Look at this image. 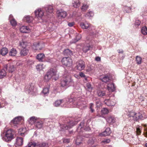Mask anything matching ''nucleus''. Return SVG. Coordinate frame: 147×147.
Segmentation results:
<instances>
[{
	"instance_id": "nucleus-31",
	"label": "nucleus",
	"mask_w": 147,
	"mask_h": 147,
	"mask_svg": "<svg viewBox=\"0 0 147 147\" xmlns=\"http://www.w3.org/2000/svg\"><path fill=\"white\" fill-rule=\"evenodd\" d=\"M36 118L35 117H32L28 120L29 123L31 124H32L36 122Z\"/></svg>"
},
{
	"instance_id": "nucleus-58",
	"label": "nucleus",
	"mask_w": 147,
	"mask_h": 147,
	"mask_svg": "<svg viewBox=\"0 0 147 147\" xmlns=\"http://www.w3.org/2000/svg\"><path fill=\"white\" fill-rule=\"evenodd\" d=\"M94 105V104L92 103H91L90 104V105H89V106H90L89 108L90 109H92L93 108Z\"/></svg>"
},
{
	"instance_id": "nucleus-39",
	"label": "nucleus",
	"mask_w": 147,
	"mask_h": 147,
	"mask_svg": "<svg viewBox=\"0 0 147 147\" xmlns=\"http://www.w3.org/2000/svg\"><path fill=\"white\" fill-rule=\"evenodd\" d=\"M97 94L98 96L100 97H102L105 95V92L101 90L98 91Z\"/></svg>"
},
{
	"instance_id": "nucleus-42",
	"label": "nucleus",
	"mask_w": 147,
	"mask_h": 147,
	"mask_svg": "<svg viewBox=\"0 0 147 147\" xmlns=\"http://www.w3.org/2000/svg\"><path fill=\"white\" fill-rule=\"evenodd\" d=\"M141 32L142 34L145 35L147 34V28L146 26L143 27L141 29Z\"/></svg>"
},
{
	"instance_id": "nucleus-18",
	"label": "nucleus",
	"mask_w": 147,
	"mask_h": 147,
	"mask_svg": "<svg viewBox=\"0 0 147 147\" xmlns=\"http://www.w3.org/2000/svg\"><path fill=\"white\" fill-rule=\"evenodd\" d=\"M107 87L108 90L110 92H113L115 90V87L113 83L108 84Z\"/></svg>"
},
{
	"instance_id": "nucleus-32",
	"label": "nucleus",
	"mask_w": 147,
	"mask_h": 147,
	"mask_svg": "<svg viewBox=\"0 0 147 147\" xmlns=\"http://www.w3.org/2000/svg\"><path fill=\"white\" fill-rule=\"evenodd\" d=\"M42 125L43 123L42 121L36 122L35 123V126L38 129L41 128L42 127Z\"/></svg>"
},
{
	"instance_id": "nucleus-14",
	"label": "nucleus",
	"mask_w": 147,
	"mask_h": 147,
	"mask_svg": "<svg viewBox=\"0 0 147 147\" xmlns=\"http://www.w3.org/2000/svg\"><path fill=\"white\" fill-rule=\"evenodd\" d=\"M45 55L43 53H40L37 55L36 57V59L40 62L44 61Z\"/></svg>"
},
{
	"instance_id": "nucleus-48",
	"label": "nucleus",
	"mask_w": 147,
	"mask_h": 147,
	"mask_svg": "<svg viewBox=\"0 0 147 147\" xmlns=\"http://www.w3.org/2000/svg\"><path fill=\"white\" fill-rule=\"evenodd\" d=\"M88 8V6L86 5H84L81 7V9L82 11H85Z\"/></svg>"
},
{
	"instance_id": "nucleus-26",
	"label": "nucleus",
	"mask_w": 147,
	"mask_h": 147,
	"mask_svg": "<svg viewBox=\"0 0 147 147\" xmlns=\"http://www.w3.org/2000/svg\"><path fill=\"white\" fill-rule=\"evenodd\" d=\"M72 4L74 7L77 8L80 6V3L79 0H73Z\"/></svg>"
},
{
	"instance_id": "nucleus-30",
	"label": "nucleus",
	"mask_w": 147,
	"mask_h": 147,
	"mask_svg": "<svg viewBox=\"0 0 147 147\" xmlns=\"http://www.w3.org/2000/svg\"><path fill=\"white\" fill-rule=\"evenodd\" d=\"M64 102L63 100H57L55 101L54 103V105L56 107L59 106L61 103Z\"/></svg>"
},
{
	"instance_id": "nucleus-55",
	"label": "nucleus",
	"mask_w": 147,
	"mask_h": 147,
	"mask_svg": "<svg viewBox=\"0 0 147 147\" xmlns=\"http://www.w3.org/2000/svg\"><path fill=\"white\" fill-rule=\"evenodd\" d=\"M140 20H137L136 21L135 23V25L138 26L140 25Z\"/></svg>"
},
{
	"instance_id": "nucleus-16",
	"label": "nucleus",
	"mask_w": 147,
	"mask_h": 147,
	"mask_svg": "<svg viewBox=\"0 0 147 147\" xmlns=\"http://www.w3.org/2000/svg\"><path fill=\"white\" fill-rule=\"evenodd\" d=\"M45 9L48 14L49 13H52L53 12V8L51 5H49L45 7Z\"/></svg>"
},
{
	"instance_id": "nucleus-4",
	"label": "nucleus",
	"mask_w": 147,
	"mask_h": 147,
	"mask_svg": "<svg viewBox=\"0 0 147 147\" xmlns=\"http://www.w3.org/2000/svg\"><path fill=\"white\" fill-rule=\"evenodd\" d=\"M63 65L67 67H70L72 65V61L69 57H64L61 60Z\"/></svg>"
},
{
	"instance_id": "nucleus-47",
	"label": "nucleus",
	"mask_w": 147,
	"mask_h": 147,
	"mask_svg": "<svg viewBox=\"0 0 147 147\" xmlns=\"http://www.w3.org/2000/svg\"><path fill=\"white\" fill-rule=\"evenodd\" d=\"M101 111L102 113L103 114H107L109 113L108 109L105 108H103L101 110Z\"/></svg>"
},
{
	"instance_id": "nucleus-20",
	"label": "nucleus",
	"mask_w": 147,
	"mask_h": 147,
	"mask_svg": "<svg viewBox=\"0 0 147 147\" xmlns=\"http://www.w3.org/2000/svg\"><path fill=\"white\" fill-rule=\"evenodd\" d=\"M29 52L27 48H24L21 50L20 54L21 56H24L27 55Z\"/></svg>"
},
{
	"instance_id": "nucleus-50",
	"label": "nucleus",
	"mask_w": 147,
	"mask_h": 147,
	"mask_svg": "<svg viewBox=\"0 0 147 147\" xmlns=\"http://www.w3.org/2000/svg\"><path fill=\"white\" fill-rule=\"evenodd\" d=\"M94 138H90L89 140H88V143L91 144H93L94 142Z\"/></svg>"
},
{
	"instance_id": "nucleus-62",
	"label": "nucleus",
	"mask_w": 147,
	"mask_h": 147,
	"mask_svg": "<svg viewBox=\"0 0 147 147\" xmlns=\"http://www.w3.org/2000/svg\"><path fill=\"white\" fill-rule=\"evenodd\" d=\"M63 142L64 143H68L69 142V140L67 139H65L63 140Z\"/></svg>"
},
{
	"instance_id": "nucleus-51",
	"label": "nucleus",
	"mask_w": 147,
	"mask_h": 147,
	"mask_svg": "<svg viewBox=\"0 0 147 147\" xmlns=\"http://www.w3.org/2000/svg\"><path fill=\"white\" fill-rule=\"evenodd\" d=\"M86 87L89 91H90L92 89V87L91 84L90 83H87L86 84Z\"/></svg>"
},
{
	"instance_id": "nucleus-57",
	"label": "nucleus",
	"mask_w": 147,
	"mask_h": 147,
	"mask_svg": "<svg viewBox=\"0 0 147 147\" xmlns=\"http://www.w3.org/2000/svg\"><path fill=\"white\" fill-rule=\"evenodd\" d=\"M74 24V22H69L68 23V25L69 27H72L73 26Z\"/></svg>"
},
{
	"instance_id": "nucleus-15",
	"label": "nucleus",
	"mask_w": 147,
	"mask_h": 147,
	"mask_svg": "<svg viewBox=\"0 0 147 147\" xmlns=\"http://www.w3.org/2000/svg\"><path fill=\"white\" fill-rule=\"evenodd\" d=\"M35 14L36 17L41 18L44 15V13L41 9H38L35 11Z\"/></svg>"
},
{
	"instance_id": "nucleus-2",
	"label": "nucleus",
	"mask_w": 147,
	"mask_h": 147,
	"mask_svg": "<svg viewBox=\"0 0 147 147\" xmlns=\"http://www.w3.org/2000/svg\"><path fill=\"white\" fill-rule=\"evenodd\" d=\"M2 138L3 140L5 141H11L14 138L13 132L11 129L7 130L5 132L4 136Z\"/></svg>"
},
{
	"instance_id": "nucleus-61",
	"label": "nucleus",
	"mask_w": 147,
	"mask_h": 147,
	"mask_svg": "<svg viewBox=\"0 0 147 147\" xmlns=\"http://www.w3.org/2000/svg\"><path fill=\"white\" fill-rule=\"evenodd\" d=\"M136 131L137 134L139 135L141 133V131L139 128H137Z\"/></svg>"
},
{
	"instance_id": "nucleus-9",
	"label": "nucleus",
	"mask_w": 147,
	"mask_h": 147,
	"mask_svg": "<svg viewBox=\"0 0 147 147\" xmlns=\"http://www.w3.org/2000/svg\"><path fill=\"white\" fill-rule=\"evenodd\" d=\"M57 16L59 19L64 18L67 16L66 12L62 10H58L57 11Z\"/></svg>"
},
{
	"instance_id": "nucleus-38",
	"label": "nucleus",
	"mask_w": 147,
	"mask_h": 147,
	"mask_svg": "<svg viewBox=\"0 0 147 147\" xmlns=\"http://www.w3.org/2000/svg\"><path fill=\"white\" fill-rule=\"evenodd\" d=\"M82 143V140L80 136H78L76 140V143L77 145H79Z\"/></svg>"
},
{
	"instance_id": "nucleus-21",
	"label": "nucleus",
	"mask_w": 147,
	"mask_h": 147,
	"mask_svg": "<svg viewBox=\"0 0 147 147\" xmlns=\"http://www.w3.org/2000/svg\"><path fill=\"white\" fill-rule=\"evenodd\" d=\"M111 133L110 129L109 128H107L105 130L101 133V135L102 136H106L109 135Z\"/></svg>"
},
{
	"instance_id": "nucleus-24",
	"label": "nucleus",
	"mask_w": 147,
	"mask_h": 147,
	"mask_svg": "<svg viewBox=\"0 0 147 147\" xmlns=\"http://www.w3.org/2000/svg\"><path fill=\"white\" fill-rule=\"evenodd\" d=\"M17 52V50L13 48L10 51L9 55L11 56H14L16 55Z\"/></svg>"
},
{
	"instance_id": "nucleus-5",
	"label": "nucleus",
	"mask_w": 147,
	"mask_h": 147,
	"mask_svg": "<svg viewBox=\"0 0 147 147\" xmlns=\"http://www.w3.org/2000/svg\"><path fill=\"white\" fill-rule=\"evenodd\" d=\"M76 67L77 69L80 71H81L84 69L85 68V63L82 60H80L77 63Z\"/></svg>"
},
{
	"instance_id": "nucleus-17",
	"label": "nucleus",
	"mask_w": 147,
	"mask_h": 147,
	"mask_svg": "<svg viewBox=\"0 0 147 147\" xmlns=\"http://www.w3.org/2000/svg\"><path fill=\"white\" fill-rule=\"evenodd\" d=\"M80 25L83 29H87L88 27H90V24L87 22L81 23Z\"/></svg>"
},
{
	"instance_id": "nucleus-19",
	"label": "nucleus",
	"mask_w": 147,
	"mask_h": 147,
	"mask_svg": "<svg viewBox=\"0 0 147 147\" xmlns=\"http://www.w3.org/2000/svg\"><path fill=\"white\" fill-rule=\"evenodd\" d=\"M104 102L107 105L109 106H113L115 105V102L113 101L110 100L108 99L105 100Z\"/></svg>"
},
{
	"instance_id": "nucleus-40",
	"label": "nucleus",
	"mask_w": 147,
	"mask_h": 147,
	"mask_svg": "<svg viewBox=\"0 0 147 147\" xmlns=\"http://www.w3.org/2000/svg\"><path fill=\"white\" fill-rule=\"evenodd\" d=\"M94 16V13L92 11H90L85 15V16L88 18L90 17H92Z\"/></svg>"
},
{
	"instance_id": "nucleus-45",
	"label": "nucleus",
	"mask_w": 147,
	"mask_h": 147,
	"mask_svg": "<svg viewBox=\"0 0 147 147\" xmlns=\"http://www.w3.org/2000/svg\"><path fill=\"white\" fill-rule=\"evenodd\" d=\"M19 44L20 46H21L23 49L24 48H27L26 43L24 41H22V42H20Z\"/></svg>"
},
{
	"instance_id": "nucleus-8",
	"label": "nucleus",
	"mask_w": 147,
	"mask_h": 147,
	"mask_svg": "<svg viewBox=\"0 0 147 147\" xmlns=\"http://www.w3.org/2000/svg\"><path fill=\"white\" fill-rule=\"evenodd\" d=\"M4 68L5 69L8 71L9 72L12 73L15 70V67L13 65L11 64H8L5 65Z\"/></svg>"
},
{
	"instance_id": "nucleus-34",
	"label": "nucleus",
	"mask_w": 147,
	"mask_h": 147,
	"mask_svg": "<svg viewBox=\"0 0 147 147\" xmlns=\"http://www.w3.org/2000/svg\"><path fill=\"white\" fill-rule=\"evenodd\" d=\"M63 53L65 55H72V52L68 49H66L63 51Z\"/></svg>"
},
{
	"instance_id": "nucleus-28",
	"label": "nucleus",
	"mask_w": 147,
	"mask_h": 147,
	"mask_svg": "<svg viewBox=\"0 0 147 147\" xmlns=\"http://www.w3.org/2000/svg\"><path fill=\"white\" fill-rule=\"evenodd\" d=\"M8 52V50L6 48H3L0 51L1 54L3 56L6 55Z\"/></svg>"
},
{
	"instance_id": "nucleus-29",
	"label": "nucleus",
	"mask_w": 147,
	"mask_h": 147,
	"mask_svg": "<svg viewBox=\"0 0 147 147\" xmlns=\"http://www.w3.org/2000/svg\"><path fill=\"white\" fill-rule=\"evenodd\" d=\"M72 121H70L69 124H68V125H64L63 126V129H67L71 128L73 126L74 124H72Z\"/></svg>"
},
{
	"instance_id": "nucleus-44",
	"label": "nucleus",
	"mask_w": 147,
	"mask_h": 147,
	"mask_svg": "<svg viewBox=\"0 0 147 147\" xmlns=\"http://www.w3.org/2000/svg\"><path fill=\"white\" fill-rule=\"evenodd\" d=\"M37 145L36 143L34 142H30L28 144V147H35Z\"/></svg>"
},
{
	"instance_id": "nucleus-43",
	"label": "nucleus",
	"mask_w": 147,
	"mask_h": 147,
	"mask_svg": "<svg viewBox=\"0 0 147 147\" xmlns=\"http://www.w3.org/2000/svg\"><path fill=\"white\" fill-rule=\"evenodd\" d=\"M10 23L12 26H15L17 25V22L14 19H10Z\"/></svg>"
},
{
	"instance_id": "nucleus-46",
	"label": "nucleus",
	"mask_w": 147,
	"mask_h": 147,
	"mask_svg": "<svg viewBox=\"0 0 147 147\" xmlns=\"http://www.w3.org/2000/svg\"><path fill=\"white\" fill-rule=\"evenodd\" d=\"M51 78V76H50L47 73L46 74L45 76L44 80L46 82H48L49 81Z\"/></svg>"
},
{
	"instance_id": "nucleus-64",
	"label": "nucleus",
	"mask_w": 147,
	"mask_h": 147,
	"mask_svg": "<svg viewBox=\"0 0 147 147\" xmlns=\"http://www.w3.org/2000/svg\"><path fill=\"white\" fill-rule=\"evenodd\" d=\"M91 29L90 30H92V31H93L94 30H95V28L94 26H92L91 27Z\"/></svg>"
},
{
	"instance_id": "nucleus-3",
	"label": "nucleus",
	"mask_w": 147,
	"mask_h": 147,
	"mask_svg": "<svg viewBox=\"0 0 147 147\" xmlns=\"http://www.w3.org/2000/svg\"><path fill=\"white\" fill-rule=\"evenodd\" d=\"M128 115L129 117L130 118V119L132 118V119L135 121H137L139 119H142L143 117L141 114L140 113H136L133 111L130 112Z\"/></svg>"
},
{
	"instance_id": "nucleus-33",
	"label": "nucleus",
	"mask_w": 147,
	"mask_h": 147,
	"mask_svg": "<svg viewBox=\"0 0 147 147\" xmlns=\"http://www.w3.org/2000/svg\"><path fill=\"white\" fill-rule=\"evenodd\" d=\"M74 93H73V94L70 97H69L68 98V101L70 103H73L74 101L77 100V98H76V97H74L73 96L74 95Z\"/></svg>"
},
{
	"instance_id": "nucleus-6",
	"label": "nucleus",
	"mask_w": 147,
	"mask_h": 147,
	"mask_svg": "<svg viewBox=\"0 0 147 147\" xmlns=\"http://www.w3.org/2000/svg\"><path fill=\"white\" fill-rule=\"evenodd\" d=\"M84 124V121H83L80 123L78 128H77V130L78 131H82L83 130H84L86 131H89L90 130V129L89 127H86L84 128L83 127Z\"/></svg>"
},
{
	"instance_id": "nucleus-7",
	"label": "nucleus",
	"mask_w": 147,
	"mask_h": 147,
	"mask_svg": "<svg viewBox=\"0 0 147 147\" xmlns=\"http://www.w3.org/2000/svg\"><path fill=\"white\" fill-rule=\"evenodd\" d=\"M23 120V119L22 117L18 116L15 117L11 122L13 125L16 126V124H19L20 122Z\"/></svg>"
},
{
	"instance_id": "nucleus-60",
	"label": "nucleus",
	"mask_w": 147,
	"mask_h": 147,
	"mask_svg": "<svg viewBox=\"0 0 147 147\" xmlns=\"http://www.w3.org/2000/svg\"><path fill=\"white\" fill-rule=\"evenodd\" d=\"M110 142V140L109 139H107L104 141V142L105 143H108Z\"/></svg>"
},
{
	"instance_id": "nucleus-49",
	"label": "nucleus",
	"mask_w": 147,
	"mask_h": 147,
	"mask_svg": "<svg viewBox=\"0 0 147 147\" xmlns=\"http://www.w3.org/2000/svg\"><path fill=\"white\" fill-rule=\"evenodd\" d=\"M39 147H49L48 144L45 143H42L39 144Z\"/></svg>"
},
{
	"instance_id": "nucleus-35",
	"label": "nucleus",
	"mask_w": 147,
	"mask_h": 147,
	"mask_svg": "<svg viewBox=\"0 0 147 147\" xmlns=\"http://www.w3.org/2000/svg\"><path fill=\"white\" fill-rule=\"evenodd\" d=\"M49 88H44L42 91V93L45 96H47L49 93Z\"/></svg>"
},
{
	"instance_id": "nucleus-13",
	"label": "nucleus",
	"mask_w": 147,
	"mask_h": 147,
	"mask_svg": "<svg viewBox=\"0 0 147 147\" xmlns=\"http://www.w3.org/2000/svg\"><path fill=\"white\" fill-rule=\"evenodd\" d=\"M23 139L21 137H18L16 139V146H21L23 144Z\"/></svg>"
},
{
	"instance_id": "nucleus-27",
	"label": "nucleus",
	"mask_w": 147,
	"mask_h": 147,
	"mask_svg": "<svg viewBox=\"0 0 147 147\" xmlns=\"http://www.w3.org/2000/svg\"><path fill=\"white\" fill-rule=\"evenodd\" d=\"M101 80L102 82L106 83L107 82H109L110 80V78L109 76L107 75H105V76L102 78H101Z\"/></svg>"
},
{
	"instance_id": "nucleus-41",
	"label": "nucleus",
	"mask_w": 147,
	"mask_h": 147,
	"mask_svg": "<svg viewBox=\"0 0 147 147\" xmlns=\"http://www.w3.org/2000/svg\"><path fill=\"white\" fill-rule=\"evenodd\" d=\"M142 59L141 58L138 56H137L136 57V61L137 64H140L141 63Z\"/></svg>"
},
{
	"instance_id": "nucleus-56",
	"label": "nucleus",
	"mask_w": 147,
	"mask_h": 147,
	"mask_svg": "<svg viewBox=\"0 0 147 147\" xmlns=\"http://www.w3.org/2000/svg\"><path fill=\"white\" fill-rule=\"evenodd\" d=\"M79 75L82 77L85 78V74L82 72H81L79 73Z\"/></svg>"
},
{
	"instance_id": "nucleus-1",
	"label": "nucleus",
	"mask_w": 147,
	"mask_h": 147,
	"mask_svg": "<svg viewBox=\"0 0 147 147\" xmlns=\"http://www.w3.org/2000/svg\"><path fill=\"white\" fill-rule=\"evenodd\" d=\"M74 84V81L72 79L69 73L65 71L63 75L62 78L61 80V86H69Z\"/></svg>"
},
{
	"instance_id": "nucleus-11",
	"label": "nucleus",
	"mask_w": 147,
	"mask_h": 147,
	"mask_svg": "<svg viewBox=\"0 0 147 147\" xmlns=\"http://www.w3.org/2000/svg\"><path fill=\"white\" fill-rule=\"evenodd\" d=\"M57 71L55 68L50 69L47 73V74L52 78L55 76L56 74Z\"/></svg>"
},
{
	"instance_id": "nucleus-36",
	"label": "nucleus",
	"mask_w": 147,
	"mask_h": 147,
	"mask_svg": "<svg viewBox=\"0 0 147 147\" xmlns=\"http://www.w3.org/2000/svg\"><path fill=\"white\" fill-rule=\"evenodd\" d=\"M91 48V47L89 45L84 46L83 48V51L85 53H86L88 50H90Z\"/></svg>"
},
{
	"instance_id": "nucleus-54",
	"label": "nucleus",
	"mask_w": 147,
	"mask_h": 147,
	"mask_svg": "<svg viewBox=\"0 0 147 147\" xmlns=\"http://www.w3.org/2000/svg\"><path fill=\"white\" fill-rule=\"evenodd\" d=\"M42 65H39L36 66V69L38 71H40L42 69Z\"/></svg>"
},
{
	"instance_id": "nucleus-25",
	"label": "nucleus",
	"mask_w": 147,
	"mask_h": 147,
	"mask_svg": "<svg viewBox=\"0 0 147 147\" xmlns=\"http://www.w3.org/2000/svg\"><path fill=\"white\" fill-rule=\"evenodd\" d=\"M6 75V72L4 68L0 71V78H2L5 77Z\"/></svg>"
},
{
	"instance_id": "nucleus-10",
	"label": "nucleus",
	"mask_w": 147,
	"mask_h": 147,
	"mask_svg": "<svg viewBox=\"0 0 147 147\" xmlns=\"http://www.w3.org/2000/svg\"><path fill=\"white\" fill-rule=\"evenodd\" d=\"M43 45L39 43H35L33 46V49L34 50H41L43 47Z\"/></svg>"
},
{
	"instance_id": "nucleus-63",
	"label": "nucleus",
	"mask_w": 147,
	"mask_h": 147,
	"mask_svg": "<svg viewBox=\"0 0 147 147\" xmlns=\"http://www.w3.org/2000/svg\"><path fill=\"white\" fill-rule=\"evenodd\" d=\"M46 60L47 61L49 62H51L52 61V59L51 58L48 59Z\"/></svg>"
},
{
	"instance_id": "nucleus-52",
	"label": "nucleus",
	"mask_w": 147,
	"mask_h": 147,
	"mask_svg": "<svg viewBox=\"0 0 147 147\" xmlns=\"http://www.w3.org/2000/svg\"><path fill=\"white\" fill-rule=\"evenodd\" d=\"M81 38V36L80 34H78L77 36V37H76V40L73 42V43H75L77 41H78L79 40H80V38Z\"/></svg>"
},
{
	"instance_id": "nucleus-53",
	"label": "nucleus",
	"mask_w": 147,
	"mask_h": 147,
	"mask_svg": "<svg viewBox=\"0 0 147 147\" xmlns=\"http://www.w3.org/2000/svg\"><path fill=\"white\" fill-rule=\"evenodd\" d=\"M96 106L97 107H99L101 105V102L99 100H97L96 101Z\"/></svg>"
},
{
	"instance_id": "nucleus-37",
	"label": "nucleus",
	"mask_w": 147,
	"mask_h": 147,
	"mask_svg": "<svg viewBox=\"0 0 147 147\" xmlns=\"http://www.w3.org/2000/svg\"><path fill=\"white\" fill-rule=\"evenodd\" d=\"M26 130V128L25 127H22L19 129V134L22 136H23Z\"/></svg>"
},
{
	"instance_id": "nucleus-12",
	"label": "nucleus",
	"mask_w": 147,
	"mask_h": 147,
	"mask_svg": "<svg viewBox=\"0 0 147 147\" xmlns=\"http://www.w3.org/2000/svg\"><path fill=\"white\" fill-rule=\"evenodd\" d=\"M30 28L27 26H23L20 28V31L22 33H27L30 31Z\"/></svg>"
},
{
	"instance_id": "nucleus-22",
	"label": "nucleus",
	"mask_w": 147,
	"mask_h": 147,
	"mask_svg": "<svg viewBox=\"0 0 147 147\" xmlns=\"http://www.w3.org/2000/svg\"><path fill=\"white\" fill-rule=\"evenodd\" d=\"M33 20V18L32 17L29 16H25L24 18V21L28 23L31 22Z\"/></svg>"
},
{
	"instance_id": "nucleus-23",
	"label": "nucleus",
	"mask_w": 147,
	"mask_h": 147,
	"mask_svg": "<svg viewBox=\"0 0 147 147\" xmlns=\"http://www.w3.org/2000/svg\"><path fill=\"white\" fill-rule=\"evenodd\" d=\"M107 121L109 123H113L115 122V119L114 117L110 116L106 119Z\"/></svg>"
},
{
	"instance_id": "nucleus-59",
	"label": "nucleus",
	"mask_w": 147,
	"mask_h": 147,
	"mask_svg": "<svg viewBox=\"0 0 147 147\" xmlns=\"http://www.w3.org/2000/svg\"><path fill=\"white\" fill-rule=\"evenodd\" d=\"M95 60L98 61H100L101 60L100 57H96L95 58Z\"/></svg>"
}]
</instances>
